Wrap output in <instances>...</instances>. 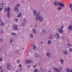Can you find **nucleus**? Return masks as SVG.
Wrapping results in <instances>:
<instances>
[{
  "instance_id": "nucleus-1",
  "label": "nucleus",
  "mask_w": 72,
  "mask_h": 72,
  "mask_svg": "<svg viewBox=\"0 0 72 72\" xmlns=\"http://www.w3.org/2000/svg\"><path fill=\"white\" fill-rule=\"evenodd\" d=\"M35 20L36 21H38L39 20V22L41 23L42 22V21H43V19L42 17L41 16H39V15L37 14L36 15Z\"/></svg>"
},
{
  "instance_id": "nucleus-2",
  "label": "nucleus",
  "mask_w": 72,
  "mask_h": 72,
  "mask_svg": "<svg viewBox=\"0 0 72 72\" xmlns=\"http://www.w3.org/2000/svg\"><path fill=\"white\" fill-rule=\"evenodd\" d=\"M68 32H71L72 31V25H70V26H69L68 27Z\"/></svg>"
},
{
  "instance_id": "nucleus-3",
  "label": "nucleus",
  "mask_w": 72,
  "mask_h": 72,
  "mask_svg": "<svg viewBox=\"0 0 72 72\" xmlns=\"http://www.w3.org/2000/svg\"><path fill=\"white\" fill-rule=\"evenodd\" d=\"M13 28L14 30H16L17 31H18V28L17 26V25H14L13 26Z\"/></svg>"
},
{
  "instance_id": "nucleus-4",
  "label": "nucleus",
  "mask_w": 72,
  "mask_h": 72,
  "mask_svg": "<svg viewBox=\"0 0 72 72\" xmlns=\"http://www.w3.org/2000/svg\"><path fill=\"white\" fill-rule=\"evenodd\" d=\"M7 68L8 69H9V70H10V69H11V66H10V64L8 63L7 64Z\"/></svg>"
},
{
  "instance_id": "nucleus-5",
  "label": "nucleus",
  "mask_w": 72,
  "mask_h": 72,
  "mask_svg": "<svg viewBox=\"0 0 72 72\" xmlns=\"http://www.w3.org/2000/svg\"><path fill=\"white\" fill-rule=\"evenodd\" d=\"M54 37L55 38H56V39H58L59 37V35L58 33H57L54 36Z\"/></svg>"
},
{
  "instance_id": "nucleus-6",
  "label": "nucleus",
  "mask_w": 72,
  "mask_h": 72,
  "mask_svg": "<svg viewBox=\"0 0 72 72\" xmlns=\"http://www.w3.org/2000/svg\"><path fill=\"white\" fill-rule=\"evenodd\" d=\"M33 14L34 16H36L37 15V11L36 10H33Z\"/></svg>"
},
{
  "instance_id": "nucleus-7",
  "label": "nucleus",
  "mask_w": 72,
  "mask_h": 72,
  "mask_svg": "<svg viewBox=\"0 0 72 72\" xmlns=\"http://www.w3.org/2000/svg\"><path fill=\"white\" fill-rule=\"evenodd\" d=\"M14 9L16 12H18L19 11L18 8L17 7H15L14 8Z\"/></svg>"
},
{
  "instance_id": "nucleus-8",
  "label": "nucleus",
  "mask_w": 72,
  "mask_h": 72,
  "mask_svg": "<svg viewBox=\"0 0 72 72\" xmlns=\"http://www.w3.org/2000/svg\"><path fill=\"white\" fill-rule=\"evenodd\" d=\"M58 4V1H56L54 3V5L55 6H57Z\"/></svg>"
},
{
  "instance_id": "nucleus-9",
  "label": "nucleus",
  "mask_w": 72,
  "mask_h": 72,
  "mask_svg": "<svg viewBox=\"0 0 72 72\" xmlns=\"http://www.w3.org/2000/svg\"><path fill=\"white\" fill-rule=\"evenodd\" d=\"M59 5L60 7H62V6L63 7V8L65 7V5H64V4H63V3H60V4Z\"/></svg>"
},
{
  "instance_id": "nucleus-10",
  "label": "nucleus",
  "mask_w": 72,
  "mask_h": 72,
  "mask_svg": "<svg viewBox=\"0 0 72 72\" xmlns=\"http://www.w3.org/2000/svg\"><path fill=\"white\" fill-rule=\"evenodd\" d=\"M30 61V60H27L25 61V63L27 64H30V63H31V62Z\"/></svg>"
},
{
  "instance_id": "nucleus-11",
  "label": "nucleus",
  "mask_w": 72,
  "mask_h": 72,
  "mask_svg": "<svg viewBox=\"0 0 72 72\" xmlns=\"http://www.w3.org/2000/svg\"><path fill=\"white\" fill-rule=\"evenodd\" d=\"M69 8H71V12L72 13V3H70L69 4Z\"/></svg>"
},
{
  "instance_id": "nucleus-12",
  "label": "nucleus",
  "mask_w": 72,
  "mask_h": 72,
  "mask_svg": "<svg viewBox=\"0 0 72 72\" xmlns=\"http://www.w3.org/2000/svg\"><path fill=\"white\" fill-rule=\"evenodd\" d=\"M7 17L8 18H10V12H7Z\"/></svg>"
},
{
  "instance_id": "nucleus-13",
  "label": "nucleus",
  "mask_w": 72,
  "mask_h": 72,
  "mask_svg": "<svg viewBox=\"0 0 72 72\" xmlns=\"http://www.w3.org/2000/svg\"><path fill=\"white\" fill-rule=\"evenodd\" d=\"M58 32H59L60 33H63V30H62V29H60L58 30Z\"/></svg>"
},
{
  "instance_id": "nucleus-14",
  "label": "nucleus",
  "mask_w": 72,
  "mask_h": 72,
  "mask_svg": "<svg viewBox=\"0 0 72 72\" xmlns=\"http://www.w3.org/2000/svg\"><path fill=\"white\" fill-rule=\"evenodd\" d=\"M63 53L64 54H65V55H67L68 51L67 50H64Z\"/></svg>"
},
{
  "instance_id": "nucleus-15",
  "label": "nucleus",
  "mask_w": 72,
  "mask_h": 72,
  "mask_svg": "<svg viewBox=\"0 0 72 72\" xmlns=\"http://www.w3.org/2000/svg\"><path fill=\"white\" fill-rule=\"evenodd\" d=\"M50 39H52L53 38V35L51 34L49 36Z\"/></svg>"
},
{
  "instance_id": "nucleus-16",
  "label": "nucleus",
  "mask_w": 72,
  "mask_h": 72,
  "mask_svg": "<svg viewBox=\"0 0 72 72\" xmlns=\"http://www.w3.org/2000/svg\"><path fill=\"white\" fill-rule=\"evenodd\" d=\"M33 49L34 50V51H35V50H36V46H35V45H34L33 46Z\"/></svg>"
},
{
  "instance_id": "nucleus-17",
  "label": "nucleus",
  "mask_w": 72,
  "mask_h": 72,
  "mask_svg": "<svg viewBox=\"0 0 72 72\" xmlns=\"http://www.w3.org/2000/svg\"><path fill=\"white\" fill-rule=\"evenodd\" d=\"M46 55H47L48 57H50L51 55V54L50 53H46Z\"/></svg>"
},
{
  "instance_id": "nucleus-18",
  "label": "nucleus",
  "mask_w": 72,
  "mask_h": 72,
  "mask_svg": "<svg viewBox=\"0 0 72 72\" xmlns=\"http://www.w3.org/2000/svg\"><path fill=\"white\" fill-rule=\"evenodd\" d=\"M60 63L62 64H63V63L64 62V60L63 59H61L60 60Z\"/></svg>"
},
{
  "instance_id": "nucleus-19",
  "label": "nucleus",
  "mask_w": 72,
  "mask_h": 72,
  "mask_svg": "<svg viewBox=\"0 0 72 72\" xmlns=\"http://www.w3.org/2000/svg\"><path fill=\"white\" fill-rule=\"evenodd\" d=\"M21 16V12H20V14H19L17 16V17L19 18Z\"/></svg>"
},
{
  "instance_id": "nucleus-20",
  "label": "nucleus",
  "mask_w": 72,
  "mask_h": 72,
  "mask_svg": "<svg viewBox=\"0 0 72 72\" xmlns=\"http://www.w3.org/2000/svg\"><path fill=\"white\" fill-rule=\"evenodd\" d=\"M62 9V7H59L58 8H57V10H60Z\"/></svg>"
},
{
  "instance_id": "nucleus-21",
  "label": "nucleus",
  "mask_w": 72,
  "mask_h": 72,
  "mask_svg": "<svg viewBox=\"0 0 72 72\" xmlns=\"http://www.w3.org/2000/svg\"><path fill=\"white\" fill-rule=\"evenodd\" d=\"M54 69L55 71H56V72L58 71V69L57 68H54Z\"/></svg>"
},
{
  "instance_id": "nucleus-22",
  "label": "nucleus",
  "mask_w": 72,
  "mask_h": 72,
  "mask_svg": "<svg viewBox=\"0 0 72 72\" xmlns=\"http://www.w3.org/2000/svg\"><path fill=\"white\" fill-rule=\"evenodd\" d=\"M10 7H8L7 9V12H10Z\"/></svg>"
},
{
  "instance_id": "nucleus-23",
  "label": "nucleus",
  "mask_w": 72,
  "mask_h": 72,
  "mask_svg": "<svg viewBox=\"0 0 72 72\" xmlns=\"http://www.w3.org/2000/svg\"><path fill=\"white\" fill-rule=\"evenodd\" d=\"M10 42H12L13 41H14V39L13 38H12L10 40Z\"/></svg>"
},
{
  "instance_id": "nucleus-24",
  "label": "nucleus",
  "mask_w": 72,
  "mask_h": 72,
  "mask_svg": "<svg viewBox=\"0 0 72 72\" xmlns=\"http://www.w3.org/2000/svg\"><path fill=\"white\" fill-rule=\"evenodd\" d=\"M38 72V69L36 68L34 70V72Z\"/></svg>"
},
{
  "instance_id": "nucleus-25",
  "label": "nucleus",
  "mask_w": 72,
  "mask_h": 72,
  "mask_svg": "<svg viewBox=\"0 0 72 72\" xmlns=\"http://www.w3.org/2000/svg\"><path fill=\"white\" fill-rule=\"evenodd\" d=\"M3 5H4V4H3V3H1L0 4V7H2V6H3Z\"/></svg>"
},
{
  "instance_id": "nucleus-26",
  "label": "nucleus",
  "mask_w": 72,
  "mask_h": 72,
  "mask_svg": "<svg viewBox=\"0 0 72 72\" xmlns=\"http://www.w3.org/2000/svg\"><path fill=\"white\" fill-rule=\"evenodd\" d=\"M33 33H36V30H33Z\"/></svg>"
},
{
  "instance_id": "nucleus-27",
  "label": "nucleus",
  "mask_w": 72,
  "mask_h": 72,
  "mask_svg": "<svg viewBox=\"0 0 72 72\" xmlns=\"http://www.w3.org/2000/svg\"><path fill=\"white\" fill-rule=\"evenodd\" d=\"M30 37H31V38H33V35H32V34H30Z\"/></svg>"
},
{
  "instance_id": "nucleus-28",
  "label": "nucleus",
  "mask_w": 72,
  "mask_h": 72,
  "mask_svg": "<svg viewBox=\"0 0 72 72\" xmlns=\"http://www.w3.org/2000/svg\"><path fill=\"white\" fill-rule=\"evenodd\" d=\"M0 25L1 26H3L4 25V22H1V24Z\"/></svg>"
},
{
  "instance_id": "nucleus-29",
  "label": "nucleus",
  "mask_w": 72,
  "mask_h": 72,
  "mask_svg": "<svg viewBox=\"0 0 72 72\" xmlns=\"http://www.w3.org/2000/svg\"><path fill=\"white\" fill-rule=\"evenodd\" d=\"M69 71H70V69L69 68H68L66 71L67 72H69Z\"/></svg>"
},
{
  "instance_id": "nucleus-30",
  "label": "nucleus",
  "mask_w": 72,
  "mask_h": 72,
  "mask_svg": "<svg viewBox=\"0 0 72 72\" xmlns=\"http://www.w3.org/2000/svg\"><path fill=\"white\" fill-rule=\"evenodd\" d=\"M51 41L50 40H48V44L49 45L50 44H51Z\"/></svg>"
},
{
  "instance_id": "nucleus-31",
  "label": "nucleus",
  "mask_w": 72,
  "mask_h": 72,
  "mask_svg": "<svg viewBox=\"0 0 72 72\" xmlns=\"http://www.w3.org/2000/svg\"><path fill=\"white\" fill-rule=\"evenodd\" d=\"M3 41V39H0V42H2Z\"/></svg>"
},
{
  "instance_id": "nucleus-32",
  "label": "nucleus",
  "mask_w": 72,
  "mask_h": 72,
  "mask_svg": "<svg viewBox=\"0 0 72 72\" xmlns=\"http://www.w3.org/2000/svg\"><path fill=\"white\" fill-rule=\"evenodd\" d=\"M39 55L37 54H36L35 55V57H39Z\"/></svg>"
},
{
  "instance_id": "nucleus-33",
  "label": "nucleus",
  "mask_w": 72,
  "mask_h": 72,
  "mask_svg": "<svg viewBox=\"0 0 72 72\" xmlns=\"http://www.w3.org/2000/svg\"><path fill=\"white\" fill-rule=\"evenodd\" d=\"M12 35H14V36H15V35H16V34L14 33H12Z\"/></svg>"
},
{
  "instance_id": "nucleus-34",
  "label": "nucleus",
  "mask_w": 72,
  "mask_h": 72,
  "mask_svg": "<svg viewBox=\"0 0 72 72\" xmlns=\"http://www.w3.org/2000/svg\"><path fill=\"white\" fill-rule=\"evenodd\" d=\"M3 32H4V31H3V30H1L0 33H2V34H3Z\"/></svg>"
},
{
  "instance_id": "nucleus-35",
  "label": "nucleus",
  "mask_w": 72,
  "mask_h": 72,
  "mask_svg": "<svg viewBox=\"0 0 72 72\" xmlns=\"http://www.w3.org/2000/svg\"><path fill=\"white\" fill-rule=\"evenodd\" d=\"M59 69H60V70H62L63 68L62 67H60Z\"/></svg>"
},
{
  "instance_id": "nucleus-36",
  "label": "nucleus",
  "mask_w": 72,
  "mask_h": 72,
  "mask_svg": "<svg viewBox=\"0 0 72 72\" xmlns=\"http://www.w3.org/2000/svg\"><path fill=\"white\" fill-rule=\"evenodd\" d=\"M69 44H70V43L68 42V43L66 44V46H69Z\"/></svg>"
},
{
  "instance_id": "nucleus-37",
  "label": "nucleus",
  "mask_w": 72,
  "mask_h": 72,
  "mask_svg": "<svg viewBox=\"0 0 72 72\" xmlns=\"http://www.w3.org/2000/svg\"><path fill=\"white\" fill-rule=\"evenodd\" d=\"M19 59H18L17 60V62L18 63H19Z\"/></svg>"
},
{
  "instance_id": "nucleus-38",
  "label": "nucleus",
  "mask_w": 72,
  "mask_h": 72,
  "mask_svg": "<svg viewBox=\"0 0 72 72\" xmlns=\"http://www.w3.org/2000/svg\"><path fill=\"white\" fill-rule=\"evenodd\" d=\"M16 5L17 6H21V5H20L19 4H16Z\"/></svg>"
},
{
  "instance_id": "nucleus-39",
  "label": "nucleus",
  "mask_w": 72,
  "mask_h": 72,
  "mask_svg": "<svg viewBox=\"0 0 72 72\" xmlns=\"http://www.w3.org/2000/svg\"><path fill=\"white\" fill-rule=\"evenodd\" d=\"M37 66V65H34L33 66V67H34V68H36V67Z\"/></svg>"
},
{
  "instance_id": "nucleus-40",
  "label": "nucleus",
  "mask_w": 72,
  "mask_h": 72,
  "mask_svg": "<svg viewBox=\"0 0 72 72\" xmlns=\"http://www.w3.org/2000/svg\"><path fill=\"white\" fill-rule=\"evenodd\" d=\"M7 8H5V12H6V11H7Z\"/></svg>"
},
{
  "instance_id": "nucleus-41",
  "label": "nucleus",
  "mask_w": 72,
  "mask_h": 72,
  "mask_svg": "<svg viewBox=\"0 0 72 72\" xmlns=\"http://www.w3.org/2000/svg\"><path fill=\"white\" fill-rule=\"evenodd\" d=\"M3 7H1L0 8V10L1 12V10H3Z\"/></svg>"
},
{
  "instance_id": "nucleus-42",
  "label": "nucleus",
  "mask_w": 72,
  "mask_h": 72,
  "mask_svg": "<svg viewBox=\"0 0 72 72\" xmlns=\"http://www.w3.org/2000/svg\"><path fill=\"white\" fill-rule=\"evenodd\" d=\"M27 67L28 68H30V65H28L27 66Z\"/></svg>"
},
{
  "instance_id": "nucleus-43",
  "label": "nucleus",
  "mask_w": 72,
  "mask_h": 72,
  "mask_svg": "<svg viewBox=\"0 0 72 72\" xmlns=\"http://www.w3.org/2000/svg\"><path fill=\"white\" fill-rule=\"evenodd\" d=\"M70 51H72V48H71L69 50Z\"/></svg>"
},
{
  "instance_id": "nucleus-44",
  "label": "nucleus",
  "mask_w": 72,
  "mask_h": 72,
  "mask_svg": "<svg viewBox=\"0 0 72 72\" xmlns=\"http://www.w3.org/2000/svg\"><path fill=\"white\" fill-rule=\"evenodd\" d=\"M1 61H3V59L1 58H0V62H1Z\"/></svg>"
},
{
  "instance_id": "nucleus-45",
  "label": "nucleus",
  "mask_w": 72,
  "mask_h": 72,
  "mask_svg": "<svg viewBox=\"0 0 72 72\" xmlns=\"http://www.w3.org/2000/svg\"><path fill=\"white\" fill-rule=\"evenodd\" d=\"M22 67V65L21 64H20L19 65V67Z\"/></svg>"
},
{
  "instance_id": "nucleus-46",
  "label": "nucleus",
  "mask_w": 72,
  "mask_h": 72,
  "mask_svg": "<svg viewBox=\"0 0 72 72\" xmlns=\"http://www.w3.org/2000/svg\"><path fill=\"white\" fill-rule=\"evenodd\" d=\"M61 28H64V26H62L61 27Z\"/></svg>"
},
{
  "instance_id": "nucleus-47",
  "label": "nucleus",
  "mask_w": 72,
  "mask_h": 72,
  "mask_svg": "<svg viewBox=\"0 0 72 72\" xmlns=\"http://www.w3.org/2000/svg\"><path fill=\"white\" fill-rule=\"evenodd\" d=\"M22 69H22V68H21L20 69V71H22Z\"/></svg>"
},
{
  "instance_id": "nucleus-48",
  "label": "nucleus",
  "mask_w": 72,
  "mask_h": 72,
  "mask_svg": "<svg viewBox=\"0 0 72 72\" xmlns=\"http://www.w3.org/2000/svg\"><path fill=\"white\" fill-rule=\"evenodd\" d=\"M40 44H43V41L41 42Z\"/></svg>"
},
{
  "instance_id": "nucleus-49",
  "label": "nucleus",
  "mask_w": 72,
  "mask_h": 72,
  "mask_svg": "<svg viewBox=\"0 0 72 72\" xmlns=\"http://www.w3.org/2000/svg\"><path fill=\"white\" fill-rule=\"evenodd\" d=\"M38 14L39 15H39H40V12H39V13H38Z\"/></svg>"
},
{
  "instance_id": "nucleus-50",
  "label": "nucleus",
  "mask_w": 72,
  "mask_h": 72,
  "mask_svg": "<svg viewBox=\"0 0 72 72\" xmlns=\"http://www.w3.org/2000/svg\"><path fill=\"white\" fill-rule=\"evenodd\" d=\"M18 51H17L16 52H15V53H18Z\"/></svg>"
},
{
  "instance_id": "nucleus-51",
  "label": "nucleus",
  "mask_w": 72,
  "mask_h": 72,
  "mask_svg": "<svg viewBox=\"0 0 72 72\" xmlns=\"http://www.w3.org/2000/svg\"><path fill=\"white\" fill-rule=\"evenodd\" d=\"M16 72H19V71H18V70H16Z\"/></svg>"
},
{
  "instance_id": "nucleus-52",
  "label": "nucleus",
  "mask_w": 72,
  "mask_h": 72,
  "mask_svg": "<svg viewBox=\"0 0 72 72\" xmlns=\"http://www.w3.org/2000/svg\"><path fill=\"white\" fill-rule=\"evenodd\" d=\"M18 20L17 19H16L15 20L16 22H18Z\"/></svg>"
},
{
  "instance_id": "nucleus-53",
  "label": "nucleus",
  "mask_w": 72,
  "mask_h": 72,
  "mask_svg": "<svg viewBox=\"0 0 72 72\" xmlns=\"http://www.w3.org/2000/svg\"><path fill=\"white\" fill-rule=\"evenodd\" d=\"M1 19H0V23H1Z\"/></svg>"
},
{
  "instance_id": "nucleus-54",
  "label": "nucleus",
  "mask_w": 72,
  "mask_h": 72,
  "mask_svg": "<svg viewBox=\"0 0 72 72\" xmlns=\"http://www.w3.org/2000/svg\"><path fill=\"white\" fill-rule=\"evenodd\" d=\"M26 21V19H24V22H25Z\"/></svg>"
},
{
  "instance_id": "nucleus-55",
  "label": "nucleus",
  "mask_w": 72,
  "mask_h": 72,
  "mask_svg": "<svg viewBox=\"0 0 72 72\" xmlns=\"http://www.w3.org/2000/svg\"><path fill=\"white\" fill-rule=\"evenodd\" d=\"M70 72H72V69L70 71Z\"/></svg>"
},
{
  "instance_id": "nucleus-56",
  "label": "nucleus",
  "mask_w": 72,
  "mask_h": 72,
  "mask_svg": "<svg viewBox=\"0 0 72 72\" xmlns=\"http://www.w3.org/2000/svg\"><path fill=\"white\" fill-rule=\"evenodd\" d=\"M2 68V66H0V69H1Z\"/></svg>"
},
{
  "instance_id": "nucleus-57",
  "label": "nucleus",
  "mask_w": 72,
  "mask_h": 72,
  "mask_svg": "<svg viewBox=\"0 0 72 72\" xmlns=\"http://www.w3.org/2000/svg\"><path fill=\"white\" fill-rule=\"evenodd\" d=\"M58 4L59 5V4H60V3H59V2H58Z\"/></svg>"
},
{
  "instance_id": "nucleus-58",
  "label": "nucleus",
  "mask_w": 72,
  "mask_h": 72,
  "mask_svg": "<svg viewBox=\"0 0 72 72\" xmlns=\"http://www.w3.org/2000/svg\"><path fill=\"white\" fill-rule=\"evenodd\" d=\"M34 26H35V27H37V25H34Z\"/></svg>"
},
{
  "instance_id": "nucleus-59",
  "label": "nucleus",
  "mask_w": 72,
  "mask_h": 72,
  "mask_svg": "<svg viewBox=\"0 0 72 72\" xmlns=\"http://www.w3.org/2000/svg\"><path fill=\"white\" fill-rule=\"evenodd\" d=\"M0 72H4V71L3 70H1V71H0Z\"/></svg>"
},
{
  "instance_id": "nucleus-60",
  "label": "nucleus",
  "mask_w": 72,
  "mask_h": 72,
  "mask_svg": "<svg viewBox=\"0 0 72 72\" xmlns=\"http://www.w3.org/2000/svg\"><path fill=\"white\" fill-rule=\"evenodd\" d=\"M30 63H33V61H31V60H30Z\"/></svg>"
},
{
  "instance_id": "nucleus-61",
  "label": "nucleus",
  "mask_w": 72,
  "mask_h": 72,
  "mask_svg": "<svg viewBox=\"0 0 72 72\" xmlns=\"http://www.w3.org/2000/svg\"><path fill=\"white\" fill-rule=\"evenodd\" d=\"M69 46H72V45H69Z\"/></svg>"
},
{
  "instance_id": "nucleus-62",
  "label": "nucleus",
  "mask_w": 72,
  "mask_h": 72,
  "mask_svg": "<svg viewBox=\"0 0 72 72\" xmlns=\"http://www.w3.org/2000/svg\"><path fill=\"white\" fill-rule=\"evenodd\" d=\"M56 72H60V71H56Z\"/></svg>"
},
{
  "instance_id": "nucleus-63",
  "label": "nucleus",
  "mask_w": 72,
  "mask_h": 72,
  "mask_svg": "<svg viewBox=\"0 0 72 72\" xmlns=\"http://www.w3.org/2000/svg\"><path fill=\"white\" fill-rule=\"evenodd\" d=\"M51 71H50V70H49L48 71V72H51Z\"/></svg>"
},
{
  "instance_id": "nucleus-64",
  "label": "nucleus",
  "mask_w": 72,
  "mask_h": 72,
  "mask_svg": "<svg viewBox=\"0 0 72 72\" xmlns=\"http://www.w3.org/2000/svg\"><path fill=\"white\" fill-rule=\"evenodd\" d=\"M23 49H24V48H22V50H23Z\"/></svg>"
}]
</instances>
